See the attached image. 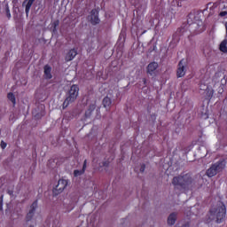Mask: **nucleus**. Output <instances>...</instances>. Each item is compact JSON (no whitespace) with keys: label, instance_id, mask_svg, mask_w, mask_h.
Instances as JSON below:
<instances>
[{"label":"nucleus","instance_id":"nucleus-15","mask_svg":"<svg viewBox=\"0 0 227 227\" xmlns=\"http://www.w3.org/2000/svg\"><path fill=\"white\" fill-rule=\"evenodd\" d=\"M175 223H176V213H171L168 217V224H169L170 226H173Z\"/></svg>","mask_w":227,"mask_h":227},{"label":"nucleus","instance_id":"nucleus-11","mask_svg":"<svg viewBox=\"0 0 227 227\" xmlns=\"http://www.w3.org/2000/svg\"><path fill=\"white\" fill-rule=\"evenodd\" d=\"M75 56H77V49L74 48L69 50V51L66 54L65 61H67V63H68V61H73Z\"/></svg>","mask_w":227,"mask_h":227},{"label":"nucleus","instance_id":"nucleus-6","mask_svg":"<svg viewBox=\"0 0 227 227\" xmlns=\"http://www.w3.org/2000/svg\"><path fill=\"white\" fill-rule=\"evenodd\" d=\"M187 72V60L185 59H182L178 65L176 70V77L180 79V77H184Z\"/></svg>","mask_w":227,"mask_h":227},{"label":"nucleus","instance_id":"nucleus-14","mask_svg":"<svg viewBox=\"0 0 227 227\" xmlns=\"http://www.w3.org/2000/svg\"><path fill=\"white\" fill-rule=\"evenodd\" d=\"M97 109V104L93 103L89 106L88 109L85 112V118H90L91 114H93V111Z\"/></svg>","mask_w":227,"mask_h":227},{"label":"nucleus","instance_id":"nucleus-23","mask_svg":"<svg viewBox=\"0 0 227 227\" xmlns=\"http://www.w3.org/2000/svg\"><path fill=\"white\" fill-rule=\"evenodd\" d=\"M209 88H208V85H207V84H205V83H203V82H200V90H202V91H207V90H208Z\"/></svg>","mask_w":227,"mask_h":227},{"label":"nucleus","instance_id":"nucleus-19","mask_svg":"<svg viewBox=\"0 0 227 227\" xmlns=\"http://www.w3.org/2000/svg\"><path fill=\"white\" fill-rule=\"evenodd\" d=\"M212 97H214V90L209 88L206 90V98L207 100H212Z\"/></svg>","mask_w":227,"mask_h":227},{"label":"nucleus","instance_id":"nucleus-21","mask_svg":"<svg viewBox=\"0 0 227 227\" xmlns=\"http://www.w3.org/2000/svg\"><path fill=\"white\" fill-rule=\"evenodd\" d=\"M58 26H59V20H56L53 21L52 23V31L53 33H56L57 29H58Z\"/></svg>","mask_w":227,"mask_h":227},{"label":"nucleus","instance_id":"nucleus-2","mask_svg":"<svg viewBox=\"0 0 227 227\" xmlns=\"http://www.w3.org/2000/svg\"><path fill=\"white\" fill-rule=\"evenodd\" d=\"M226 217V206L222 203L221 206H218L216 208H211L209 210V217L207 223L211 221H215L218 224H221Z\"/></svg>","mask_w":227,"mask_h":227},{"label":"nucleus","instance_id":"nucleus-12","mask_svg":"<svg viewBox=\"0 0 227 227\" xmlns=\"http://www.w3.org/2000/svg\"><path fill=\"white\" fill-rule=\"evenodd\" d=\"M44 70V79H46L47 81L52 79V74L51 72H52V67H51V66L49 65H45L43 67Z\"/></svg>","mask_w":227,"mask_h":227},{"label":"nucleus","instance_id":"nucleus-28","mask_svg":"<svg viewBox=\"0 0 227 227\" xmlns=\"http://www.w3.org/2000/svg\"><path fill=\"white\" fill-rule=\"evenodd\" d=\"M177 33H181V35H184V33H185V28H178Z\"/></svg>","mask_w":227,"mask_h":227},{"label":"nucleus","instance_id":"nucleus-18","mask_svg":"<svg viewBox=\"0 0 227 227\" xmlns=\"http://www.w3.org/2000/svg\"><path fill=\"white\" fill-rule=\"evenodd\" d=\"M33 3L35 0H28L26 6H25V12L27 15H29V10H31V6H33Z\"/></svg>","mask_w":227,"mask_h":227},{"label":"nucleus","instance_id":"nucleus-29","mask_svg":"<svg viewBox=\"0 0 227 227\" xmlns=\"http://www.w3.org/2000/svg\"><path fill=\"white\" fill-rule=\"evenodd\" d=\"M143 82H144L145 86H146V78H143Z\"/></svg>","mask_w":227,"mask_h":227},{"label":"nucleus","instance_id":"nucleus-22","mask_svg":"<svg viewBox=\"0 0 227 227\" xmlns=\"http://www.w3.org/2000/svg\"><path fill=\"white\" fill-rule=\"evenodd\" d=\"M5 15L7 19H12V13L10 12V6H5Z\"/></svg>","mask_w":227,"mask_h":227},{"label":"nucleus","instance_id":"nucleus-33","mask_svg":"<svg viewBox=\"0 0 227 227\" xmlns=\"http://www.w3.org/2000/svg\"><path fill=\"white\" fill-rule=\"evenodd\" d=\"M29 227H35V226H33V225H30Z\"/></svg>","mask_w":227,"mask_h":227},{"label":"nucleus","instance_id":"nucleus-25","mask_svg":"<svg viewBox=\"0 0 227 227\" xmlns=\"http://www.w3.org/2000/svg\"><path fill=\"white\" fill-rule=\"evenodd\" d=\"M184 0H176V6H178L179 8H182L183 4L182 2H184Z\"/></svg>","mask_w":227,"mask_h":227},{"label":"nucleus","instance_id":"nucleus-9","mask_svg":"<svg viewBox=\"0 0 227 227\" xmlns=\"http://www.w3.org/2000/svg\"><path fill=\"white\" fill-rule=\"evenodd\" d=\"M90 24L92 26H97V24H100V19L98 18V10L92 9L90 11Z\"/></svg>","mask_w":227,"mask_h":227},{"label":"nucleus","instance_id":"nucleus-24","mask_svg":"<svg viewBox=\"0 0 227 227\" xmlns=\"http://www.w3.org/2000/svg\"><path fill=\"white\" fill-rule=\"evenodd\" d=\"M0 146H1L2 150H4V148H6V146H8V145L4 141L2 140Z\"/></svg>","mask_w":227,"mask_h":227},{"label":"nucleus","instance_id":"nucleus-17","mask_svg":"<svg viewBox=\"0 0 227 227\" xmlns=\"http://www.w3.org/2000/svg\"><path fill=\"white\" fill-rule=\"evenodd\" d=\"M112 104H113V100L111 99V98H109V97L104 98V99H103L104 107H106V108L111 107Z\"/></svg>","mask_w":227,"mask_h":227},{"label":"nucleus","instance_id":"nucleus-31","mask_svg":"<svg viewBox=\"0 0 227 227\" xmlns=\"http://www.w3.org/2000/svg\"><path fill=\"white\" fill-rule=\"evenodd\" d=\"M183 227H189V223L184 224Z\"/></svg>","mask_w":227,"mask_h":227},{"label":"nucleus","instance_id":"nucleus-3","mask_svg":"<svg viewBox=\"0 0 227 227\" xmlns=\"http://www.w3.org/2000/svg\"><path fill=\"white\" fill-rule=\"evenodd\" d=\"M77 97H79V86L78 85H72L69 91L67 94V98L63 102V109H67L70 104L75 102L77 100Z\"/></svg>","mask_w":227,"mask_h":227},{"label":"nucleus","instance_id":"nucleus-7","mask_svg":"<svg viewBox=\"0 0 227 227\" xmlns=\"http://www.w3.org/2000/svg\"><path fill=\"white\" fill-rule=\"evenodd\" d=\"M67 185H68V181L66 179H59L58 184L53 188V196H58L61 194L67 189Z\"/></svg>","mask_w":227,"mask_h":227},{"label":"nucleus","instance_id":"nucleus-26","mask_svg":"<svg viewBox=\"0 0 227 227\" xmlns=\"http://www.w3.org/2000/svg\"><path fill=\"white\" fill-rule=\"evenodd\" d=\"M145 169H146V165L142 164L140 167V173H145Z\"/></svg>","mask_w":227,"mask_h":227},{"label":"nucleus","instance_id":"nucleus-5","mask_svg":"<svg viewBox=\"0 0 227 227\" xmlns=\"http://www.w3.org/2000/svg\"><path fill=\"white\" fill-rule=\"evenodd\" d=\"M188 29L192 35H200L205 31V24L203 21L200 20L198 22H193L188 26Z\"/></svg>","mask_w":227,"mask_h":227},{"label":"nucleus","instance_id":"nucleus-27","mask_svg":"<svg viewBox=\"0 0 227 227\" xmlns=\"http://www.w3.org/2000/svg\"><path fill=\"white\" fill-rule=\"evenodd\" d=\"M226 15H227V12H226V11L221 12L219 13V16H220V17H226Z\"/></svg>","mask_w":227,"mask_h":227},{"label":"nucleus","instance_id":"nucleus-20","mask_svg":"<svg viewBox=\"0 0 227 227\" xmlns=\"http://www.w3.org/2000/svg\"><path fill=\"white\" fill-rule=\"evenodd\" d=\"M7 98H9L12 102V104L15 106L16 98H15V95L12 92H10L7 94Z\"/></svg>","mask_w":227,"mask_h":227},{"label":"nucleus","instance_id":"nucleus-8","mask_svg":"<svg viewBox=\"0 0 227 227\" xmlns=\"http://www.w3.org/2000/svg\"><path fill=\"white\" fill-rule=\"evenodd\" d=\"M36 208H38V200H35L30 206V210L26 216L27 223H29V221L33 219V216L35 215V212H36Z\"/></svg>","mask_w":227,"mask_h":227},{"label":"nucleus","instance_id":"nucleus-13","mask_svg":"<svg viewBox=\"0 0 227 227\" xmlns=\"http://www.w3.org/2000/svg\"><path fill=\"white\" fill-rule=\"evenodd\" d=\"M87 164H88V160H84L82 168L81 170H77V169L74 170V176H81V175H84L86 171Z\"/></svg>","mask_w":227,"mask_h":227},{"label":"nucleus","instance_id":"nucleus-4","mask_svg":"<svg viewBox=\"0 0 227 227\" xmlns=\"http://www.w3.org/2000/svg\"><path fill=\"white\" fill-rule=\"evenodd\" d=\"M224 168H226V161L219 160V161L215 162V164H213L207 170L206 174L209 178H212V176H215V175H217V173H221V171H223V169H224Z\"/></svg>","mask_w":227,"mask_h":227},{"label":"nucleus","instance_id":"nucleus-30","mask_svg":"<svg viewBox=\"0 0 227 227\" xmlns=\"http://www.w3.org/2000/svg\"><path fill=\"white\" fill-rule=\"evenodd\" d=\"M225 29H226V35H225V38H227V22L225 23Z\"/></svg>","mask_w":227,"mask_h":227},{"label":"nucleus","instance_id":"nucleus-1","mask_svg":"<svg viewBox=\"0 0 227 227\" xmlns=\"http://www.w3.org/2000/svg\"><path fill=\"white\" fill-rule=\"evenodd\" d=\"M194 179L191 173H181L179 176H174L172 179V185L176 191H185L190 185H192Z\"/></svg>","mask_w":227,"mask_h":227},{"label":"nucleus","instance_id":"nucleus-16","mask_svg":"<svg viewBox=\"0 0 227 227\" xmlns=\"http://www.w3.org/2000/svg\"><path fill=\"white\" fill-rule=\"evenodd\" d=\"M219 49L221 51V52H227V37H225V39H223L222 41V43L219 45Z\"/></svg>","mask_w":227,"mask_h":227},{"label":"nucleus","instance_id":"nucleus-10","mask_svg":"<svg viewBox=\"0 0 227 227\" xmlns=\"http://www.w3.org/2000/svg\"><path fill=\"white\" fill-rule=\"evenodd\" d=\"M159 68V64L157 62H151L148 64L146 67L147 74L151 75V77H155V72Z\"/></svg>","mask_w":227,"mask_h":227},{"label":"nucleus","instance_id":"nucleus-32","mask_svg":"<svg viewBox=\"0 0 227 227\" xmlns=\"http://www.w3.org/2000/svg\"><path fill=\"white\" fill-rule=\"evenodd\" d=\"M0 210H3V207L2 206H0Z\"/></svg>","mask_w":227,"mask_h":227}]
</instances>
